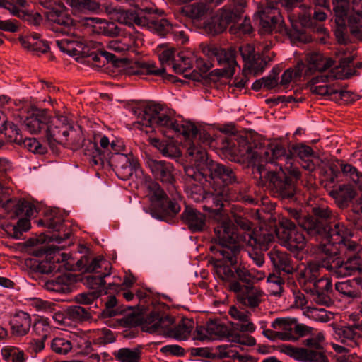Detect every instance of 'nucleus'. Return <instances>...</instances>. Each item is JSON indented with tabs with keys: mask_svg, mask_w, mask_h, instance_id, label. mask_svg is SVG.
Listing matches in <instances>:
<instances>
[{
	"mask_svg": "<svg viewBox=\"0 0 362 362\" xmlns=\"http://www.w3.org/2000/svg\"><path fill=\"white\" fill-rule=\"evenodd\" d=\"M212 201L216 207L212 209L214 212L213 216L217 225L214 228L216 241L219 247L216 249V253L222 257L214 264V274L217 278L223 281H231L235 279V273L231 268L225 264L228 262L230 265H235L238 262L239 246L236 243H245L252 247L267 250L269 244L274 240V235L266 230L250 231V222L244 218L236 219V223L243 230L242 233L236 228L229 216L221 211L223 202L229 200L228 189L226 186L220 189H215L212 194Z\"/></svg>",
	"mask_w": 362,
	"mask_h": 362,
	"instance_id": "obj_1",
	"label": "nucleus"
},
{
	"mask_svg": "<svg viewBox=\"0 0 362 362\" xmlns=\"http://www.w3.org/2000/svg\"><path fill=\"white\" fill-rule=\"evenodd\" d=\"M352 236L350 229L336 223L330 229V240L325 246L326 258L321 267L338 277L362 274V240L356 243L350 239Z\"/></svg>",
	"mask_w": 362,
	"mask_h": 362,
	"instance_id": "obj_2",
	"label": "nucleus"
},
{
	"mask_svg": "<svg viewBox=\"0 0 362 362\" xmlns=\"http://www.w3.org/2000/svg\"><path fill=\"white\" fill-rule=\"evenodd\" d=\"M24 124L30 134L43 131L50 144H80L81 137L64 115L51 117L46 111L37 110L25 119Z\"/></svg>",
	"mask_w": 362,
	"mask_h": 362,
	"instance_id": "obj_3",
	"label": "nucleus"
},
{
	"mask_svg": "<svg viewBox=\"0 0 362 362\" xmlns=\"http://www.w3.org/2000/svg\"><path fill=\"white\" fill-rule=\"evenodd\" d=\"M122 144L119 141H110L106 136H100L94 143H90L86 150L93 165L103 166L105 162H112L117 172L124 173L125 177L132 172L139 170V164L132 155L120 153Z\"/></svg>",
	"mask_w": 362,
	"mask_h": 362,
	"instance_id": "obj_4",
	"label": "nucleus"
},
{
	"mask_svg": "<svg viewBox=\"0 0 362 362\" xmlns=\"http://www.w3.org/2000/svg\"><path fill=\"white\" fill-rule=\"evenodd\" d=\"M139 124L150 127L165 128L191 139L195 136L198 129L195 124L188 121L178 122L174 119V112L160 104H149L145 107L139 117Z\"/></svg>",
	"mask_w": 362,
	"mask_h": 362,
	"instance_id": "obj_5",
	"label": "nucleus"
},
{
	"mask_svg": "<svg viewBox=\"0 0 362 362\" xmlns=\"http://www.w3.org/2000/svg\"><path fill=\"white\" fill-rule=\"evenodd\" d=\"M335 13V22L337 28L335 36L339 43L346 44L347 42L345 27L347 25L351 33L356 36L362 28V0H333Z\"/></svg>",
	"mask_w": 362,
	"mask_h": 362,
	"instance_id": "obj_6",
	"label": "nucleus"
},
{
	"mask_svg": "<svg viewBox=\"0 0 362 362\" xmlns=\"http://www.w3.org/2000/svg\"><path fill=\"white\" fill-rule=\"evenodd\" d=\"M69 255L58 249L49 247L46 250L45 257L40 262L38 269L43 274L62 273L55 280L47 283V289L57 293H69L71 291L70 279L64 272L71 269Z\"/></svg>",
	"mask_w": 362,
	"mask_h": 362,
	"instance_id": "obj_7",
	"label": "nucleus"
},
{
	"mask_svg": "<svg viewBox=\"0 0 362 362\" xmlns=\"http://www.w3.org/2000/svg\"><path fill=\"white\" fill-rule=\"evenodd\" d=\"M189 160L196 165V169L192 166H185L184 168L185 175L191 178L196 180L198 176L202 174L205 167L209 169L211 175L214 179H220L224 185H228L233 182L234 175L233 171L226 166L209 160L207 153L204 148L201 146L190 144L187 148Z\"/></svg>",
	"mask_w": 362,
	"mask_h": 362,
	"instance_id": "obj_8",
	"label": "nucleus"
},
{
	"mask_svg": "<svg viewBox=\"0 0 362 362\" xmlns=\"http://www.w3.org/2000/svg\"><path fill=\"white\" fill-rule=\"evenodd\" d=\"M332 64V59L320 53H310L306 57V64L300 61L296 66L286 69L282 74L279 85L287 88L291 83L300 81L303 77L313 75L315 70L322 71Z\"/></svg>",
	"mask_w": 362,
	"mask_h": 362,
	"instance_id": "obj_9",
	"label": "nucleus"
},
{
	"mask_svg": "<svg viewBox=\"0 0 362 362\" xmlns=\"http://www.w3.org/2000/svg\"><path fill=\"white\" fill-rule=\"evenodd\" d=\"M6 207L9 218L19 219L16 225H5L4 230L8 236L18 240L23 232L30 229V218L37 214V209L34 204L25 200H10L7 202Z\"/></svg>",
	"mask_w": 362,
	"mask_h": 362,
	"instance_id": "obj_10",
	"label": "nucleus"
},
{
	"mask_svg": "<svg viewBox=\"0 0 362 362\" xmlns=\"http://www.w3.org/2000/svg\"><path fill=\"white\" fill-rule=\"evenodd\" d=\"M325 339L322 332H317L310 338L304 341V344L317 350L306 348H295L291 346H285L284 352L290 357L301 362H326L327 358L320 349Z\"/></svg>",
	"mask_w": 362,
	"mask_h": 362,
	"instance_id": "obj_11",
	"label": "nucleus"
},
{
	"mask_svg": "<svg viewBox=\"0 0 362 362\" xmlns=\"http://www.w3.org/2000/svg\"><path fill=\"white\" fill-rule=\"evenodd\" d=\"M280 243L292 252L303 250L305 238L294 223L287 218H282L280 226L276 230Z\"/></svg>",
	"mask_w": 362,
	"mask_h": 362,
	"instance_id": "obj_12",
	"label": "nucleus"
},
{
	"mask_svg": "<svg viewBox=\"0 0 362 362\" xmlns=\"http://www.w3.org/2000/svg\"><path fill=\"white\" fill-rule=\"evenodd\" d=\"M240 52L245 62L243 73L253 76L262 73L267 64L272 61L274 56L273 53L260 56L255 53L254 46L250 44L241 46Z\"/></svg>",
	"mask_w": 362,
	"mask_h": 362,
	"instance_id": "obj_13",
	"label": "nucleus"
},
{
	"mask_svg": "<svg viewBox=\"0 0 362 362\" xmlns=\"http://www.w3.org/2000/svg\"><path fill=\"white\" fill-rule=\"evenodd\" d=\"M258 14L261 35L269 34L274 30L277 32H283L285 30L282 17L274 5L259 9Z\"/></svg>",
	"mask_w": 362,
	"mask_h": 362,
	"instance_id": "obj_14",
	"label": "nucleus"
},
{
	"mask_svg": "<svg viewBox=\"0 0 362 362\" xmlns=\"http://www.w3.org/2000/svg\"><path fill=\"white\" fill-rule=\"evenodd\" d=\"M264 158L262 161L274 163L275 160L281 162L279 170L284 174L288 173L296 178L299 177L300 172L298 169L293 165V158L291 156L286 155L285 148L281 145L272 146L269 150L264 152Z\"/></svg>",
	"mask_w": 362,
	"mask_h": 362,
	"instance_id": "obj_15",
	"label": "nucleus"
},
{
	"mask_svg": "<svg viewBox=\"0 0 362 362\" xmlns=\"http://www.w3.org/2000/svg\"><path fill=\"white\" fill-rule=\"evenodd\" d=\"M332 64L330 66L325 69L322 71L315 70L313 74L317 73V74L313 77L310 81L308 83V88L314 94L325 96L331 95L333 94H337L339 91L332 86H328L326 82L329 79L338 78L335 74H328L325 71L332 67L334 64V62L332 59Z\"/></svg>",
	"mask_w": 362,
	"mask_h": 362,
	"instance_id": "obj_16",
	"label": "nucleus"
},
{
	"mask_svg": "<svg viewBox=\"0 0 362 362\" xmlns=\"http://www.w3.org/2000/svg\"><path fill=\"white\" fill-rule=\"evenodd\" d=\"M230 290L237 294L238 301L243 305L255 308L260 303L262 291L257 287L243 286L239 282L230 284Z\"/></svg>",
	"mask_w": 362,
	"mask_h": 362,
	"instance_id": "obj_17",
	"label": "nucleus"
},
{
	"mask_svg": "<svg viewBox=\"0 0 362 362\" xmlns=\"http://www.w3.org/2000/svg\"><path fill=\"white\" fill-rule=\"evenodd\" d=\"M46 17L48 21L61 26L60 31L64 34L68 35L74 34L73 20L64 5L58 4L56 7L52 8L46 13Z\"/></svg>",
	"mask_w": 362,
	"mask_h": 362,
	"instance_id": "obj_18",
	"label": "nucleus"
},
{
	"mask_svg": "<svg viewBox=\"0 0 362 362\" xmlns=\"http://www.w3.org/2000/svg\"><path fill=\"white\" fill-rule=\"evenodd\" d=\"M245 4V0H236L235 7L230 11L233 13L232 23H233L229 30L231 34L241 36L244 34H249L252 31L250 21L247 18L243 20L240 16L241 13L243 12Z\"/></svg>",
	"mask_w": 362,
	"mask_h": 362,
	"instance_id": "obj_19",
	"label": "nucleus"
},
{
	"mask_svg": "<svg viewBox=\"0 0 362 362\" xmlns=\"http://www.w3.org/2000/svg\"><path fill=\"white\" fill-rule=\"evenodd\" d=\"M174 50L173 49H165L159 54V59L162 64V67L156 68L154 63L141 62L138 64L139 69L134 72L135 74H149L156 76H163L165 71V64L172 66L174 62L170 60L173 57Z\"/></svg>",
	"mask_w": 362,
	"mask_h": 362,
	"instance_id": "obj_20",
	"label": "nucleus"
},
{
	"mask_svg": "<svg viewBox=\"0 0 362 362\" xmlns=\"http://www.w3.org/2000/svg\"><path fill=\"white\" fill-rule=\"evenodd\" d=\"M296 318L279 317L272 322V327L277 330L278 338L284 341H296L298 337L294 334Z\"/></svg>",
	"mask_w": 362,
	"mask_h": 362,
	"instance_id": "obj_21",
	"label": "nucleus"
},
{
	"mask_svg": "<svg viewBox=\"0 0 362 362\" xmlns=\"http://www.w3.org/2000/svg\"><path fill=\"white\" fill-rule=\"evenodd\" d=\"M146 166L156 179L165 183L173 182L174 180L172 173L173 168L170 163L149 158L146 160Z\"/></svg>",
	"mask_w": 362,
	"mask_h": 362,
	"instance_id": "obj_22",
	"label": "nucleus"
},
{
	"mask_svg": "<svg viewBox=\"0 0 362 362\" xmlns=\"http://www.w3.org/2000/svg\"><path fill=\"white\" fill-rule=\"evenodd\" d=\"M232 13L230 11H224L221 16H213L207 20L204 25V30L212 35L224 31L228 24L232 23Z\"/></svg>",
	"mask_w": 362,
	"mask_h": 362,
	"instance_id": "obj_23",
	"label": "nucleus"
},
{
	"mask_svg": "<svg viewBox=\"0 0 362 362\" xmlns=\"http://www.w3.org/2000/svg\"><path fill=\"white\" fill-rule=\"evenodd\" d=\"M59 49L71 56H82L89 53V45L78 39L64 38L57 40Z\"/></svg>",
	"mask_w": 362,
	"mask_h": 362,
	"instance_id": "obj_24",
	"label": "nucleus"
},
{
	"mask_svg": "<svg viewBox=\"0 0 362 362\" xmlns=\"http://www.w3.org/2000/svg\"><path fill=\"white\" fill-rule=\"evenodd\" d=\"M108 13L111 15L112 20L118 21L122 24L132 25L135 23L141 26V25H144L146 22V20L143 18L144 16L119 8H113L111 10H108Z\"/></svg>",
	"mask_w": 362,
	"mask_h": 362,
	"instance_id": "obj_25",
	"label": "nucleus"
},
{
	"mask_svg": "<svg viewBox=\"0 0 362 362\" xmlns=\"http://www.w3.org/2000/svg\"><path fill=\"white\" fill-rule=\"evenodd\" d=\"M149 141L165 157L177 158L181 155L178 146L170 136L163 140H160L157 138H150Z\"/></svg>",
	"mask_w": 362,
	"mask_h": 362,
	"instance_id": "obj_26",
	"label": "nucleus"
},
{
	"mask_svg": "<svg viewBox=\"0 0 362 362\" xmlns=\"http://www.w3.org/2000/svg\"><path fill=\"white\" fill-rule=\"evenodd\" d=\"M85 23L93 27V31L105 35H115L119 33V29L115 23L107 22L100 18H85Z\"/></svg>",
	"mask_w": 362,
	"mask_h": 362,
	"instance_id": "obj_27",
	"label": "nucleus"
},
{
	"mask_svg": "<svg viewBox=\"0 0 362 362\" xmlns=\"http://www.w3.org/2000/svg\"><path fill=\"white\" fill-rule=\"evenodd\" d=\"M182 218L192 232L201 231L205 228V216L195 209L187 208L182 214Z\"/></svg>",
	"mask_w": 362,
	"mask_h": 362,
	"instance_id": "obj_28",
	"label": "nucleus"
},
{
	"mask_svg": "<svg viewBox=\"0 0 362 362\" xmlns=\"http://www.w3.org/2000/svg\"><path fill=\"white\" fill-rule=\"evenodd\" d=\"M361 326L360 324L354 323L352 325L341 326L335 329V336L342 343H347L350 347H355L358 345L356 341L357 335L356 330Z\"/></svg>",
	"mask_w": 362,
	"mask_h": 362,
	"instance_id": "obj_29",
	"label": "nucleus"
},
{
	"mask_svg": "<svg viewBox=\"0 0 362 362\" xmlns=\"http://www.w3.org/2000/svg\"><path fill=\"white\" fill-rule=\"evenodd\" d=\"M229 314L232 318L238 321L235 324V328L240 332H253L255 329V326L249 320V312L239 310L235 306H233L229 310Z\"/></svg>",
	"mask_w": 362,
	"mask_h": 362,
	"instance_id": "obj_30",
	"label": "nucleus"
},
{
	"mask_svg": "<svg viewBox=\"0 0 362 362\" xmlns=\"http://www.w3.org/2000/svg\"><path fill=\"white\" fill-rule=\"evenodd\" d=\"M10 324L15 335L23 336L30 330L31 320L28 314L21 311L13 315Z\"/></svg>",
	"mask_w": 362,
	"mask_h": 362,
	"instance_id": "obj_31",
	"label": "nucleus"
},
{
	"mask_svg": "<svg viewBox=\"0 0 362 362\" xmlns=\"http://www.w3.org/2000/svg\"><path fill=\"white\" fill-rule=\"evenodd\" d=\"M139 41L133 36L125 37L122 40L114 39L107 43L106 47L110 51L122 54L130 49L134 51L133 47H138Z\"/></svg>",
	"mask_w": 362,
	"mask_h": 362,
	"instance_id": "obj_32",
	"label": "nucleus"
},
{
	"mask_svg": "<svg viewBox=\"0 0 362 362\" xmlns=\"http://www.w3.org/2000/svg\"><path fill=\"white\" fill-rule=\"evenodd\" d=\"M329 194L340 207H344L355 197L356 192L351 185H344L340 186L338 189L331 190Z\"/></svg>",
	"mask_w": 362,
	"mask_h": 362,
	"instance_id": "obj_33",
	"label": "nucleus"
},
{
	"mask_svg": "<svg viewBox=\"0 0 362 362\" xmlns=\"http://www.w3.org/2000/svg\"><path fill=\"white\" fill-rule=\"evenodd\" d=\"M143 18L146 20V22L144 25H141V27H146L161 37H165L167 34H169L173 29V25L166 19L151 20L145 16Z\"/></svg>",
	"mask_w": 362,
	"mask_h": 362,
	"instance_id": "obj_34",
	"label": "nucleus"
},
{
	"mask_svg": "<svg viewBox=\"0 0 362 362\" xmlns=\"http://www.w3.org/2000/svg\"><path fill=\"white\" fill-rule=\"evenodd\" d=\"M269 257L275 268L287 274L292 273L293 267L291 266L290 258L286 253L280 252L274 247L269 252Z\"/></svg>",
	"mask_w": 362,
	"mask_h": 362,
	"instance_id": "obj_35",
	"label": "nucleus"
},
{
	"mask_svg": "<svg viewBox=\"0 0 362 362\" xmlns=\"http://www.w3.org/2000/svg\"><path fill=\"white\" fill-rule=\"evenodd\" d=\"M196 54L191 50L182 51L179 54L180 63L173 64V69L177 74H182L194 65Z\"/></svg>",
	"mask_w": 362,
	"mask_h": 362,
	"instance_id": "obj_36",
	"label": "nucleus"
},
{
	"mask_svg": "<svg viewBox=\"0 0 362 362\" xmlns=\"http://www.w3.org/2000/svg\"><path fill=\"white\" fill-rule=\"evenodd\" d=\"M219 63L226 62L228 65L227 69H223L221 75L226 78H230L235 74V69L237 66L234 59V53L232 50L221 49L218 53Z\"/></svg>",
	"mask_w": 362,
	"mask_h": 362,
	"instance_id": "obj_37",
	"label": "nucleus"
},
{
	"mask_svg": "<svg viewBox=\"0 0 362 362\" xmlns=\"http://www.w3.org/2000/svg\"><path fill=\"white\" fill-rule=\"evenodd\" d=\"M110 263L103 257L93 259L86 267V271L107 276L110 274Z\"/></svg>",
	"mask_w": 362,
	"mask_h": 362,
	"instance_id": "obj_38",
	"label": "nucleus"
},
{
	"mask_svg": "<svg viewBox=\"0 0 362 362\" xmlns=\"http://www.w3.org/2000/svg\"><path fill=\"white\" fill-rule=\"evenodd\" d=\"M235 277L245 283L255 282L264 278V274L262 272L251 269L248 271L244 266L239 265L235 269Z\"/></svg>",
	"mask_w": 362,
	"mask_h": 362,
	"instance_id": "obj_39",
	"label": "nucleus"
},
{
	"mask_svg": "<svg viewBox=\"0 0 362 362\" xmlns=\"http://www.w3.org/2000/svg\"><path fill=\"white\" fill-rule=\"evenodd\" d=\"M13 131L16 134V136L13 140L14 142L23 144L25 148L35 153L43 154L45 152V148L43 147L36 139L25 138L23 139L22 136L20 135L17 128L14 127Z\"/></svg>",
	"mask_w": 362,
	"mask_h": 362,
	"instance_id": "obj_40",
	"label": "nucleus"
},
{
	"mask_svg": "<svg viewBox=\"0 0 362 362\" xmlns=\"http://www.w3.org/2000/svg\"><path fill=\"white\" fill-rule=\"evenodd\" d=\"M88 338L94 344L104 345L115 340L114 334L108 329H95L89 332Z\"/></svg>",
	"mask_w": 362,
	"mask_h": 362,
	"instance_id": "obj_41",
	"label": "nucleus"
},
{
	"mask_svg": "<svg viewBox=\"0 0 362 362\" xmlns=\"http://www.w3.org/2000/svg\"><path fill=\"white\" fill-rule=\"evenodd\" d=\"M146 186L151 202L157 203L158 206L163 207L166 200V195L160 189V185L157 182L149 180L146 182Z\"/></svg>",
	"mask_w": 362,
	"mask_h": 362,
	"instance_id": "obj_42",
	"label": "nucleus"
},
{
	"mask_svg": "<svg viewBox=\"0 0 362 362\" xmlns=\"http://www.w3.org/2000/svg\"><path fill=\"white\" fill-rule=\"evenodd\" d=\"M119 362H139L141 358V351L139 349L122 348L114 354Z\"/></svg>",
	"mask_w": 362,
	"mask_h": 362,
	"instance_id": "obj_43",
	"label": "nucleus"
},
{
	"mask_svg": "<svg viewBox=\"0 0 362 362\" xmlns=\"http://www.w3.org/2000/svg\"><path fill=\"white\" fill-rule=\"evenodd\" d=\"M66 2L74 11H95L100 8L99 3L95 0H66Z\"/></svg>",
	"mask_w": 362,
	"mask_h": 362,
	"instance_id": "obj_44",
	"label": "nucleus"
},
{
	"mask_svg": "<svg viewBox=\"0 0 362 362\" xmlns=\"http://www.w3.org/2000/svg\"><path fill=\"white\" fill-rule=\"evenodd\" d=\"M208 333L211 337V339L216 337H223L229 335L230 330L228 327L218 320H211L206 323Z\"/></svg>",
	"mask_w": 362,
	"mask_h": 362,
	"instance_id": "obj_45",
	"label": "nucleus"
},
{
	"mask_svg": "<svg viewBox=\"0 0 362 362\" xmlns=\"http://www.w3.org/2000/svg\"><path fill=\"white\" fill-rule=\"evenodd\" d=\"M193 324L192 320H183L172 330V336L180 341L187 339L193 329Z\"/></svg>",
	"mask_w": 362,
	"mask_h": 362,
	"instance_id": "obj_46",
	"label": "nucleus"
},
{
	"mask_svg": "<svg viewBox=\"0 0 362 362\" xmlns=\"http://www.w3.org/2000/svg\"><path fill=\"white\" fill-rule=\"evenodd\" d=\"M336 55L339 58L340 67L345 68L353 62L356 54L352 47L340 46L337 49Z\"/></svg>",
	"mask_w": 362,
	"mask_h": 362,
	"instance_id": "obj_47",
	"label": "nucleus"
},
{
	"mask_svg": "<svg viewBox=\"0 0 362 362\" xmlns=\"http://www.w3.org/2000/svg\"><path fill=\"white\" fill-rule=\"evenodd\" d=\"M1 354L6 362H25L24 353L18 348L4 346L1 349Z\"/></svg>",
	"mask_w": 362,
	"mask_h": 362,
	"instance_id": "obj_48",
	"label": "nucleus"
},
{
	"mask_svg": "<svg viewBox=\"0 0 362 362\" xmlns=\"http://www.w3.org/2000/svg\"><path fill=\"white\" fill-rule=\"evenodd\" d=\"M342 173L349 176L350 179L356 183L360 191L362 192V175H359L356 168L346 164L341 166ZM358 209L362 211V199L358 203Z\"/></svg>",
	"mask_w": 362,
	"mask_h": 362,
	"instance_id": "obj_49",
	"label": "nucleus"
},
{
	"mask_svg": "<svg viewBox=\"0 0 362 362\" xmlns=\"http://www.w3.org/2000/svg\"><path fill=\"white\" fill-rule=\"evenodd\" d=\"M103 276L100 274H95L87 276L86 279V284L92 289H95L94 291L98 295L100 296L103 293H106V289L105 287V281Z\"/></svg>",
	"mask_w": 362,
	"mask_h": 362,
	"instance_id": "obj_50",
	"label": "nucleus"
},
{
	"mask_svg": "<svg viewBox=\"0 0 362 362\" xmlns=\"http://www.w3.org/2000/svg\"><path fill=\"white\" fill-rule=\"evenodd\" d=\"M320 266L316 262H310L302 269L300 273V278L305 281L314 283L316 281Z\"/></svg>",
	"mask_w": 362,
	"mask_h": 362,
	"instance_id": "obj_51",
	"label": "nucleus"
},
{
	"mask_svg": "<svg viewBox=\"0 0 362 362\" xmlns=\"http://www.w3.org/2000/svg\"><path fill=\"white\" fill-rule=\"evenodd\" d=\"M68 320L73 322L82 321L88 317L87 310L81 306H71L66 310Z\"/></svg>",
	"mask_w": 362,
	"mask_h": 362,
	"instance_id": "obj_52",
	"label": "nucleus"
},
{
	"mask_svg": "<svg viewBox=\"0 0 362 362\" xmlns=\"http://www.w3.org/2000/svg\"><path fill=\"white\" fill-rule=\"evenodd\" d=\"M335 288L342 295L350 298L357 297L358 294L354 283L349 280L336 283Z\"/></svg>",
	"mask_w": 362,
	"mask_h": 362,
	"instance_id": "obj_53",
	"label": "nucleus"
},
{
	"mask_svg": "<svg viewBox=\"0 0 362 362\" xmlns=\"http://www.w3.org/2000/svg\"><path fill=\"white\" fill-rule=\"evenodd\" d=\"M53 351L59 354H66L72 349V344L68 339L62 337L54 338L51 343Z\"/></svg>",
	"mask_w": 362,
	"mask_h": 362,
	"instance_id": "obj_54",
	"label": "nucleus"
},
{
	"mask_svg": "<svg viewBox=\"0 0 362 362\" xmlns=\"http://www.w3.org/2000/svg\"><path fill=\"white\" fill-rule=\"evenodd\" d=\"M305 313L308 317L322 322H327L331 318V314L322 308H308Z\"/></svg>",
	"mask_w": 362,
	"mask_h": 362,
	"instance_id": "obj_55",
	"label": "nucleus"
},
{
	"mask_svg": "<svg viewBox=\"0 0 362 362\" xmlns=\"http://www.w3.org/2000/svg\"><path fill=\"white\" fill-rule=\"evenodd\" d=\"M33 329L36 334L42 337L44 339H46L47 334L51 330L49 320L44 317H37L34 324Z\"/></svg>",
	"mask_w": 362,
	"mask_h": 362,
	"instance_id": "obj_56",
	"label": "nucleus"
},
{
	"mask_svg": "<svg viewBox=\"0 0 362 362\" xmlns=\"http://www.w3.org/2000/svg\"><path fill=\"white\" fill-rule=\"evenodd\" d=\"M165 323L163 318L156 317L153 322L145 324L143 329L149 333L162 334L165 331Z\"/></svg>",
	"mask_w": 362,
	"mask_h": 362,
	"instance_id": "obj_57",
	"label": "nucleus"
},
{
	"mask_svg": "<svg viewBox=\"0 0 362 362\" xmlns=\"http://www.w3.org/2000/svg\"><path fill=\"white\" fill-rule=\"evenodd\" d=\"M39 37L40 35L37 33H30L29 35L21 37L20 42L25 49L33 52V46Z\"/></svg>",
	"mask_w": 362,
	"mask_h": 362,
	"instance_id": "obj_58",
	"label": "nucleus"
},
{
	"mask_svg": "<svg viewBox=\"0 0 362 362\" xmlns=\"http://www.w3.org/2000/svg\"><path fill=\"white\" fill-rule=\"evenodd\" d=\"M21 16L19 18H23L25 21H28L29 23L33 25H39L42 21V16L37 13L31 11H20Z\"/></svg>",
	"mask_w": 362,
	"mask_h": 362,
	"instance_id": "obj_59",
	"label": "nucleus"
},
{
	"mask_svg": "<svg viewBox=\"0 0 362 362\" xmlns=\"http://www.w3.org/2000/svg\"><path fill=\"white\" fill-rule=\"evenodd\" d=\"M160 352H162L165 356H180L184 355V349L179 345L177 344H170L163 346L160 349Z\"/></svg>",
	"mask_w": 362,
	"mask_h": 362,
	"instance_id": "obj_60",
	"label": "nucleus"
},
{
	"mask_svg": "<svg viewBox=\"0 0 362 362\" xmlns=\"http://www.w3.org/2000/svg\"><path fill=\"white\" fill-rule=\"evenodd\" d=\"M30 305L39 311H53L54 310V305L49 301L42 300L40 298H33Z\"/></svg>",
	"mask_w": 362,
	"mask_h": 362,
	"instance_id": "obj_61",
	"label": "nucleus"
},
{
	"mask_svg": "<svg viewBox=\"0 0 362 362\" xmlns=\"http://www.w3.org/2000/svg\"><path fill=\"white\" fill-rule=\"evenodd\" d=\"M315 291L329 292L332 291V281L329 278H321L313 283Z\"/></svg>",
	"mask_w": 362,
	"mask_h": 362,
	"instance_id": "obj_62",
	"label": "nucleus"
},
{
	"mask_svg": "<svg viewBox=\"0 0 362 362\" xmlns=\"http://www.w3.org/2000/svg\"><path fill=\"white\" fill-rule=\"evenodd\" d=\"M211 354L212 358H218L233 357L235 356L234 354H232L231 350L229 349L228 347L225 345H221L216 347L213 350Z\"/></svg>",
	"mask_w": 362,
	"mask_h": 362,
	"instance_id": "obj_63",
	"label": "nucleus"
},
{
	"mask_svg": "<svg viewBox=\"0 0 362 362\" xmlns=\"http://www.w3.org/2000/svg\"><path fill=\"white\" fill-rule=\"evenodd\" d=\"M329 292L315 291L313 300L320 305H329L332 303Z\"/></svg>",
	"mask_w": 362,
	"mask_h": 362,
	"instance_id": "obj_64",
	"label": "nucleus"
}]
</instances>
